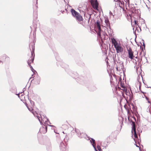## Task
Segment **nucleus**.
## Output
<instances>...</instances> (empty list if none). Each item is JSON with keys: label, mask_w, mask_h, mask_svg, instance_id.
I'll return each mask as SVG.
<instances>
[{"label": "nucleus", "mask_w": 151, "mask_h": 151, "mask_svg": "<svg viewBox=\"0 0 151 151\" xmlns=\"http://www.w3.org/2000/svg\"><path fill=\"white\" fill-rule=\"evenodd\" d=\"M71 12L73 16L76 18L78 22L82 21L83 20V18L81 15L78 13L76 12L74 9H71Z\"/></svg>", "instance_id": "obj_1"}, {"label": "nucleus", "mask_w": 151, "mask_h": 151, "mask_svg": "<svg viewBox=\"0 0 151 151\" xmlns=\"http://www.w3.org/2000/svg\"><path fill=\"white\" fill-rule=\"evenodd\" d=\"M37 117L41 124L43 123L47 122L48 121V119L44 115L41 116L40 115V116H38Z\"/></svg>", "instance_id": "obj_2"}, {"label": "nucleus", "mask_w": 151, "mask_h": 151, "mask_svg": "<svg viewBox=\"0 0 151 151\" xmlns=\"http://www.w3.org/2000/svg\"><path fill=\"white\" fill-rule=\"evenodd\" d=\"M117 53L122 52L123 51V48L119 44L114 47Z\"/></svg>", "instance_id": "obj_3"}, {"label": "nucleus", "mask_w": 151, "mask_h": 151, "mask_svg": "<svg viewBox=\"0 0 151 151\" xmlns=\"http://www.w3.org/2000/svg\"><path fill=\"white\" fill-rule=\"evenodd\" d=\"M127 51L129 54V58L131 59H133L134 57V56L133 55V52L132 51V49L129 48Z\"/></svg>", "instance_id": "obj_4"}, {"label": "nucleus", "mask_w": 151, "mask_h": 151, "mask_svg": "<svg viewBox=\"0 0 151 151\" xmlns=\"http://www.w3.org/2000/svg\"><path fill=\"white\" fill-rule=\"evenodd\" d=\"M91 3L94 8L97 9L98 8V3L96 0L95 1L91 0Z\"/></svg>", "instance_id": "obj_5"}, {"label": "nucleus", "mask_w": 151, "mask_h": 151, "mask_svg": "<svg viewBox=\"0 0 151 151\" xmlns=\"http://www.w3.org/2000/svg\"><path fill=\"white\" fill-rule=\"evenodd\" d=\"M132 129L133 130V131L134 133V136L135 138L137 137V134L136 133V127L135 123L134 122H132Z\"/></svg>", "instance_id": "obj_6"}, {"label": "nucleus", "mask_w": 151, "mask_h": 151, "mask_svg": "<svg viewBox=\"0 0 151 151\" xmlns=\"http://www.w3.org/2000/svg\"><path fill=\"white\" fill-rule=\"evenodd\" d=\"M60 149L61 151H68V149L66 147L63 142H61L60 145Z\"/></svg>", "instance_id": "obj_7"}, {"label": "nucleus", "mask_w": 151, "mask_h": 151, "mask_svg": "<svg viewBox=\"0 0 151 151\" xmlns=\"http://www.w3.org/2000/svg\"><path fill=\"white\" fill-rule=\"evenodd\" d=\"M47 127H42L40 129V132L41 133L45 134L46 133L47 131Z\"/></svg>", "instance_id": "obj_8"}, {"label": "nucleus", "mask_w": 151, "mask_h": 151, "mask_svg": "<svg viewBox=\"0 0 151 151\" xmlns=\"http://www.w3.org/2000/svg\"><path fill=\"white\" fill-rule=\"evenodd\" d=\"M111 40L112 44L114 45V47L119 45L117 42L114 38H111Z\"/></svg>", "instance_id": "obj_9"}, {"label": "nucleus", "mask_w": 151, "mask_h": 151, "mask_svg": "<svg viewBox=\"0 0 151 151\" xmlns=\"http://www.w3.org/2000/svg\"><path fill=\"white\" fill-rule=\"evenodd\" d=\"M123 2H122L123 3V4H124L125 5L126 7H127L129 6V0H122Z\"/></svg>", "instance_id": "obj_10"}, {"label": "nucleus", "mask_w": 151, "mask_h": 151, "mask_svg": "<svg viewBox=\"0 0 151 151\" xmlns=\"http://www.w3.org/2000/svg\"><path fill=\"white\" fill-rule=\"evenodd\" d=\"M96 26L99 31H101V29L100 25V22L98 20H97L96 22Z\"/></svg>", "instance_id": "obj_11"}, {"label": "nucleus", "mask_w": 151, "mask_h": 151, "mask_svg": "<svg viewBox=\"0 0 151 151\" xmlns=\"http://www.w3.org/2000/svg\"><path fill=\"white\" fill-rule=\"evenodd\" d=\"M35 84L37 85L39 84L40 81V78L37 77V78H35Z\"/></svg>", "instance_id": "obj_12"}, {"label": "nucleus", "mask_w": 151, "mask_h": 151, "mask_svg": "<svg viewBox=\"0 0 151 151\" xmlns=\"http://www.w3.org/2000/svg\"><path fill=\"white\" fill-rule=\"evenodd\" d=\"M122 2H123L122 0L119 1V6L121 8L123 6L124 7L125 5L124 4H123V3H122Z\"/></svg>", "instance_id": "obj_13"}, {"label": "nucleus", "mask_w": 151, "mask_h": 151, "mask_svg": "<svg viewBox=\"0 0 151 151\" xmlns=\"http://www.w3.org/2000/svg\"><path fill=\"white\" fill-rule=\"evenodd\" d=\"M26 106L27 107V108L28 109H29V110L30 111H31L32 113L34 115H35V114L36 113L35 112H33V111H32V108L31 107H30L29 108L28 106H27V104L26 105Z\"/></svg>", "instance_id": "obj_14"}, {"label": "nucleus", "mask_w": 151, "mask_h": 151, "mask_svg": "<svg viewBox=\"0 0 151 151\" xmlns=\"http://www.w3.org/2000/svg\"><path fill=\"white\" fill-rule=\"evenodd\" d=\"M33 60L34 59L32 58H31L30 60L29 59L28 60L27 63L29 65V66H30V65H31V63L33 62Z\"/></svg>", "instance_id": "obj_15"}, {"label": "nucleus", "mask_w": 151, "mask_h": 151, "mask_svg": "<svg viewBox=\"0 0 151 151\" xmlns=\"http://www.w3.org/2000/svg\"><path fill=\"white\" fill-rule=\"evenodd\" d=\"M105 22L106 24V26H108L109 25V20L106 19H105Z\"/></svg>", "instance_id": "obj_16"}, {"label": "nucleus", "mask_w": 151, "mask_h": 151, "mask_svg": "<svg viewBox=\"0 0 151 151\" xmlns=\"http://www.w3.org/2000/svg\"><path fill=\"white\" fill-rule=\"evenodd\" d=\"M139 86V89H140V87L141 86V83L140 82L138 81V83L137 84Z\"/></svg>", "instance_id": "obj_17"}, {"label": "nucleus", "mask_w": 151, "mask_h": 151, "mask_svg": "<svg viewBox=\"0 0 151 151\" xmlns=\"http://www.w3.org/2000/svg\"><path fill=\"white\" fill-rule=\"evenodd\" d=\"M32 55L34 54V47L33 46V45L32 46Z\"/></svg>", "instance_id": "obj_18"}, {"label": "nucleus", "mask_w": 151, "mask_h": 151, "mask_svg": "<svg viewBox=\"0 0 151 151\" xmlns=\"http://www.w3.org/2000/svg\"><path fill=\"white\" fill-rule=\"evenodd\" d=\"M97 148L99 151H101V149L100 147L99 146H97Z\"/></svg>", "instance_id": "obj_19"}, {"label": "nucleus", "mask_w": 151, "mask_h": 151, "mask_svg": "<svg viewBox=\"0 0 151 151\" xmlns=\"http://www.w3.org/2000/svg\"><path fill=\"white\" fill-rule=\"evenodd\" d=\"M91 140H92V142L93 143L92 144H93V145H94V144H95V140L94 139H93V138H91Z\"/></svg>", "instance_id": "obj_20"}, {"label": "nucleus", "mask_w": 151, "mask_h": 151, "mask_svg": "<svg viewBox=\"0 0 151 151\" xmlns=\"http://www.w3.org/2000/svg\"><path fill=\"white\" fill-rule=\"evenodd\" d=\"M100 32L101 31H99V32L98 33V35L99 36V37H100L101 36V33H100Z\"/></svg>", "instance_id": "obj_21"}, {"label": "nucleus", "mask_w": 151, "mask_h": 151, "mask_svg": "<svg viewBox=\"0 0 151 151\" xmlns=\"http://www.w3.org/2000/svg\"><path fill=\"white\" fill-rule=\"evenodd\" d=\"M92 146L94 148L95 151H97L96 149V147H95L94 145H93V144H92Z\"/></svg>", "instance_id": "obj_22"}, {"label": "nucleus", "mask_w": 151, "mask_h": 151, "mask_svg": "<svg viewBox=\"0 0 151 151\" xmlns=\"http://www.w3.org/2000/svg\"><path fill=\"white\" fill-rule=\"evenodd\" d=\"M75 131L77 133H78V129H75Z\"/></svg>", "instance_id": "obj_23"}, {"label": "nucleus", "mask_w": 151, "mask_h": 151, "mask_svg": "<svg viewBox=\"0 0 151 151\" xmlns=\"http://www.w3.org/2000/svg\"><path fill=\"white\" fill-rule=\"evenodd\" d=\"M81 134H78V136L80 138H82V137L81 136Z\"/></svg>", "instance_id": "obj_24"}, {"label": "nucleus", "mask_w": 151, "mask_h": 151, "mask_svg": "<svg viewBox=\"0 0 151 151\" xmlns=\"http://www.w3.org/2000/svg\"><path fill=\"white\" fill-rule=\"evenodd\" d=\"M31 70L32 71L33 73H34V72L35 71L33 69H33L32 68L31 69Z\"/></svg>", "instance_id": "obj_25"}, {"label": "nucleus", "mask_w": 151, "mask_h": 151, "mask_svg": "<svg viewBox=\"0 0 151 151\" xmlns=\"http://www.w3.org/2000/svg\"><path fill=\"white\" fill-rule=\"evenodd\" d=\"M136 10V9H135V8H134L133 9V10H132V11L133 12H135Z\"/></svg>", "instance_id": "obj_26"}, {"label": "nucleus", "mask_w": 151, "mask_h": 151, "mask_svg": "<svg viewBox=\"0 0 151 151\" xmlns=\"http://www.w3.org/2000/svg\"><path fill=\"white\" fill-rule=\"evenodd\" d=\"M109 13H110V15H111L113 16H114V15H113L112 13V12H110Z\"/></svg>", "instance_id": "obj_27"}, {"label": "nucleus", "mask_w": 151, "mask_h": 151, "mask_svg": "<svg viewBox=\"0 0 151 151\" xmlns=\"http://www.w3.org/2000/svg\"><path fill=\"white\" fill-rule=\"evenodd\" d=\"M29 66V67L31 69H32V68L33 69V68L32 67V66L31 65H30V66Z\"/></svg>", "instance_id": "obj_28"}, {"label": "nucleus", "mask_w": 151, "mask_h": 151, "mask_svg": "<svg viewBox=\"0 0 151 151\" xmlns=\"http://www.w3.org/2000/svg\"><path fill=\"white\" fill-rule=\"evenodd\" d=\"M143 46H144V47H145V45L144 42H143Z\"/></svg>", "instance_id": "obj_29"}, {"label": "nucleus", "mask_w": 151, "mask_h": 151, "mask_svg": "<svg viewBox=\"0 0 151 151\" xmlns=\"http://www.w3.org/2000/svg\"><path fill=\"white\" fill-rule=\"evenodd\" d=\"M136 31H137L138 32V30H137V29H136V30H135V32H134L135 34V32H136Z\"/></svg>", "instance_id": "obj_30"}, {"label": "nucleus", "mask_w": 151, "mask_h": 151, "mask_svg": "<svg viewBox=\"0 0 151 151\" xmlns=\"http://www.w3.org/2000/svg\"><path fill=\"white\" fill-rule=\"evenodd\" d=\"M134 22H135V24H136V21H134Z\"/></svg>", "instance_id": "obj_31"}, {"label": "nucleus", "mask_w": 151, "mask_h": 151, "mask_svg": "<svg viewBox=\"0 0 151 151\" xmlns=\"http://www.w3.org/2000/svg\"><path fill=\"white\" fill-rule=\"evenodd\" d=\"M146 99L147 100L148 99V98L147 97H146Z\"/></svg>", "instance_id": "obj_32"}, {"label": "nucleus", "mask_w": 151, "mask_h": 151, "mask_svg": "<svg viewBox=\"0 0 151 151\" xmlns=\"http://www.w3.org/2000/svg\"><path fill=\"white\" fill-rule=\"evenodd\" d=\"M136 146H137V147H139V146H137V145H136Z\"/></svg>", "instance_id": "obj_33"}, {"label": "nucleus", "mask_w": 151, "mask_h": 151, "mask_svg": "<svg viewBox=\"0 0 151 151\" xmlns=\"http://www.w3.org/2000/svg\"><path fill=\"white\" fill-rule=\"evenodd\" d=\"M148 102L149 103H150V101H148Z\"/></svg>", "instance_id": "obj_34"}, {"label": "nucleus", "mask_w": 151, "mask_h": 151, "mask_svg": "<svg viewBox=\"0 0 151 151\" xmlns=\"http://www.w3.org/2000/svg\"><path fill=\"white\" fill-rule=\"evenodd\" d=\"M90 142H91V143H92V142L91 141H90Z\"/></svg>", "instance_id": "obj_35"}, {"label": "nucleus", "mask_w": 151, "mask_h": 151, "mask_svg": "<svg viewBox=\"0 0 151 151\" xmlns=\"http://www.w3.org/2000/svg\"><path fill=\"white\" fill-rule=\"evenodd\" d=\"M135 58H137V57H135Z\"/></svg>", "instance_id": "obj_36"}, {"label": "nucleus", "mask_w": 151, "mask_h": 151, "mask_svg": "<svg viewBox=\"0 0 151 151\" xmlns=\"http://www.w3.org/2000/svg\"><path fill=\"white\" fill-rule=\"evenodd\" d=\"M63 133L64 134V132H63Z\"/></svg>", "instance_id": "obj_37"}, {"label": "nucleus", "mask_w": 151, "mask_h": 151, "mask_svg": "<svg viewBox=\"0 0 151 151\" xmlns=\"http://www.w3.org/2000/svg\"><path fill=\"white\" fill-rule=\"evenodd\" d=\"M1 62V61L0 60V62Z\"/></svg>", "instance_id": "obj_38"}]
</instances>
